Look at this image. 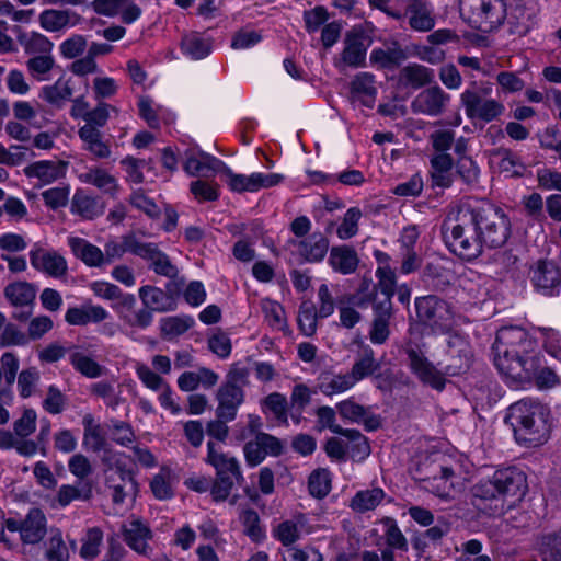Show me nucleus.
Instances as JSON below:
<instances>
[{"instance_id":"nucleus-1","label":"nucleus","mask_w":561,"mask_h":561,"mask_svg":"<svg viewBox=\"0 0 561 561\" xmlns=\"http://www.w3.org/2000/svg\"><path fill=\"white\" fill-rule=\"evenodd\" d=\"M492 350L494 365L507 381L529 378L541 354L537 342L519 327L500 329Z\"/></svg>"},{"instance_id":"nucleus-2","label":"nucleus","mask_w":561,"mask_h":561,"mask_svg":"<svg viewBox=\"0 0 561 561\" xmlns=\"http://www.w3.org/2000/svg\"><path fill=\"white\" fill-rule=\"evenodd\" d=\"M525 473L517 468L496 470L491 477L480 479L472 488V504L488 515L502 514L505 502L522 500L527 492Z\"/></svg>"},{"instance_id":"nucleus-3","label":"nucleus","mask_w":561,"mask_h":561,"mask_svg":"<svg viewBox=\"0 0 561 561\" xmlns=\"http://www.w3.org/2000/svg\"><path fill=\"white\" fill-rule=\"evenodd\" d=\"M550 411L539 401L523 399L513 403L505 416L517 443L538 446L547 442L550 434Z\"/></svg>"},{"instance_id":"nucleus-4","label":"nucleus","mask_w":561,"mask_h":561,"mask_svg":"<svg viewBox=\"0 0 561 561\" xmlns=\"http://www.w3.org/2000/svg\"><path fill=\"white\" fill-rule=\"evenodd\" d=\"M473 218L471 205L462 204L449 209L442 226L447 248L466 261H472L482 253V241Z\"/></svg>"},{"instance_id":"nucleus-5","label":"nucleus","mask_w":561,"mask_h":561,"mask_svg":"<svg viewBox=\"0 0 561 561\" xmlns=\"http://www.w3.org/2000/svg\"><path fill=\"white\" fill-rule=\"evenodd\" d=\"M101 460L105 467L104 482L112 502L123 505L127 501H135L138 483L133 471L126 467V456L123 453L106 451Z\"/></svg>"},{"instance_id":"nucleus-6","label":"nucleus","mask_w":561,"mask_h":561,"mask_svg":"<svg viewBox=\"0 0 561 561\" xmlns=\"http://www.w3.org/2000/svg\"><path fill=\"white\" fill-rule=\"evenodd\" d=\"M207 451L206 461L216 470L210 494L214 501L221 502L229 497L236 484L244 482V478L236 457L219 451L213 442L207 443Z\"/></svg>"},{"instance_id":"nucleus-7","label":"nucleus","mask_w":561,"mask_h":561,"mask_svg":"<svg viewBox=\"0 0 561 561\" xmlns=\"http://www.w3.org/2000/svg\"><path fill=\"white\" fill-rule=\"evenodd\" d=\"M471 210L482 249L504 245L511 234V221L503 209L493 205H471Z\"/></svg>"},{"instance_id":"nucleus-8","label":"nucleus","mask_w":561,"mask_h":561,"mask_svg":"<svg viewBox=\"0 0 561 561\" xmlns=\"http://www.w3.org/2000/svg\"><path fill=\"white\" fill-rule=\"evenodd\" d=\"M461 19L472 28L488 33L506 19V0H458Z\"/></svg>"},{"instance_id":"nucleus-9","label":"nucleus","mask_w":561,"mask_h":561,"mask_svg":"<svg viewBox=\"0 0 561 561\" xmlns=\"http://www.w3.org/2000/svg\"><path fill=\"white\" fill-rule=\"evenodd\" d=\"M37 414L33 409H25L18 420L13 422V432L0 428V448L15 449L24 457H32L37 453V443L27 439L36 431Z\"/></svg>"},{"instance_id":"nucleus-10","label":"nucleus","mask_w":561,"mask_h":561,"mask_svg":"<svg viewBox=\"0 0 561 561\" xmlns=\"http://www.w3.org/2000/svg\"><path fill=\"white\" fill-rule=\"evenodd\" d=\"M379 266L376 270L377 284L374 286L373 291H369V284L363 283L358 294L368 291L362 297H354V304L359 308L367 307L368 304H387L392 307V297L397 285V277L394 271L388 265L389 256L379 252L377 254Z\"/></svg>"},{"instance_id":"nucleus-11","label":"nucleus","mask_w":561,"mask_h":561,"mask_svg":"<svg viewBox=\"0 0 561 561\" xmlns=\"http://www.w3.org/2000/svg\"><path fill=\"white\" fill-rule=\"evenodd\" d=\"M415 308L419 320L435 331L447 332L454 323L451 306L437 296L416 298Z\"/></svg>"},{"instance_id":"nucleus-12","label":"nucleus","mask_w":561,"mask_h":561,"mask_svg":"<svg viewBox=\"0 0 561 561\" xmlns=\"http://www.w3.org/2000/svg\"><path fill=\"white\" fill-rule=\"evenodd\" d=\"M460 103L465 107V113L469 119H479L484 123L499 118L505 111L501 102L483 98L474 83L472 89H466L460 94Z\"/></svg>"},{"instance_id":"nucleus-13","label":"nucleus","mask_w":561,"mask_h":561,"mask_svg":"<svg viewBox=\"0 0 561 561\" xmlns=\"http://www.w3.org/2000/svg\"><path fill=\"white\" fill-rule=\"evenodd\" d=\"M446 344L449 363L445 366V374L457 376L466 371L472 358V348L468 336L458 331L450 332L447 335Z\"/></svg>"},{"instance_id":"nucleus-14","label":"nucleus","mask_w":561,"mask_h":561,"mask_svg":"<svg viewBox=\"0 0 561 561\" xmlns=\"http://www.w3.org/2000/svg\"><path fill=\"white\" fill-rule=\"evenodd\" d=\"M450 100L451 96L439 85H432L423 89L414 96L410 108L414 114L437 117L446 112Z\"/></svg>"},{"instance_id":"nucleus-15","label":"nucleus","mask_w":561,"mask_h":561,"mask_svg":"<svg viewBox=\"0 0 561 561\" xmlns=\"http://www.w3.org/2000/svg\"><path fill=\"white\" fill-rule=\"evenodd\" d=\"M7 528L10 531H18L23 543L36 545L47 533V519L39 508H32L23 520L8 519Z\"/></svg>"},{"instance_id":"nucleus-16","label":"nucleus","mask_w":561,"mask_h":561,"mask_svg":"<svg viewBox=\"0 0 561 561\" xmlns=\"http://www.w3.org/2000/svg\"><path fill=\"white\" fill-rule=\"evenodd\" d=\"M411 371L420 379L421 382L442 391L445 388L446 379L445 370L440 371L430 362L420 351L413 347L405 350Z\"/></svg>"},{"instance_id":"nucleus-17","label":"nucleus","mask_w":561,"mask_h":561,"mask_svg":"<svg viewBox=\"0 0 561 561\" xmlns=\"http://www.w3.org/2000/svg\"><path fill=\"white\" fill-rule=\"evenodd\" d=\"M368 46L369 42L363 32L357 30L347 32L337 66L342 64L351 68L365 67Z\"/></svg>"},{"instance_id":"nucleus-18","label":"nucleus","mask_w":561,"mask_h":561,"mask_svg":"<svg viewBox=\"0 0 561 561\" xmlns=\"http://www.w3.org/2000/svg\"><path fill=\"white\" fill-rule=\"evenodd\" d=\"M1 364L4 369V387L0 389V425H3L10 420V413L4 405H10L13 401L12 386L16 379L20 360L14 353L5 352L1 355Z\"/></svg>"},{"instance_id":"nucleus-19","label":"nucleus","mask_w":561,"mask_h":561,"mask_svg":"<svg viewBox=\"0 0 561 561\" xmlns=\"http://www.w3.org/2000/svg\"><path fill=\"white\" fill-rule=\"evenodd\" d=\"M30 262L33 268L51 277L59 278L67 274L66 259L56 251L34 247L30 251Z\"/></svg>"},{"instance_id":"nucleus-20","label":"nucleus","mask_w":561,"mask_h":561,"mask_svg":"<svg viewBox=\"0 0 561 561\" xmlns=\"http://www.w3.org/2000/svg\"><path fill=\"white\" fill-rule=\"evenodd\" d=\"M336 410L343 420L352 423L363 424L365 430L373 432L381 426V419L374 414L369 407H364L352 398L340 401Z\"/></svg>"},{"instance_id":"nucleus-21","label":"nucleus","mask_w":561,"mask_h":561,"mask_svg":"<svg viewBox=\"0 0 561 561\" xmlns=\"http://www.w3.org/2000/svg\"><path fill=\"white\" fill-rule=\"evenodd\" d=\"M184 158L183 169L191 176H209L225 167L221 160L196 148L187 149Z\"/></svg>"},{"instance_id":"nucleus-22","label":"nucleus","mask_w":561,"mask_h":561,"mask_svg":"<svg viewBox=\"0 0 561 561\" xmlns=\"http://www.w3.org/2000/svg\"><path fill=\"white\" fill-rule=\"evenodd\" d=\"M137 256L149 262V268L158 275L174 278L179 273L178 267L171 262L168 254L159 249L157 243L141 241Z\"/></svg>"},{"instance_id":"nucleus-23","label":"nucleus","mask_w":561,"mask_h":561,"mask_svg":"<svg viewBox=\"0 0 561 561\" xmlns=\"http://www.w3.org/2000/svg\"><path fill=\"white\" fill-rule=\"evenodd\" d=\"M217 400V417L222 421H232L237 415L239 407L244 400L243 389L232 382H225L218 389Z\"/></svg>"},{"instance_id":"nucleus-24","label":"nucleus","mask_w":561,"mask_h":561,"mask_svg":"<svg viewBox=\"0 0 561 561\" xmlns=\"http://www.w3.org/2000/svg\"><path fill=\"white\" fill-rule=\"evenodd\" d=\"M533 285L543 295H552L561 285V272L552 261H538L531 271Z\"/></svg>"},{"instance_id":"nucleus-25","label":"nucleus","mask_w":561,"mask_h":561,"mask_svg":"<svg viewBox=\"0 0 561 561\" xmlns=\"http://www.w3.org/2000/svg\"><path fill=\"white\" fill-rule=\"evenodd\" d=\"M42 28L47 32H60L78 25L81 16L70 10L46 9L38 16Z\"/></svg>"},{"instance_id":"nucleus-26","label":"nucleus","mask_w":561,"mask_h":561,"mask_svg":"<svg viewBox=\"0 0 561 561\" xmlns=\"http://www.w3.org/2000/svg\"><path fill=\"white\" fill-rule=\"evenodd\" d=\"M407 59V54L399 43L392 42L382 47H376L370 51L369 61L378 69L392 70Z\"/></svg>"},{"instance_id":"nucleus-27","label":"nucleus","mask_w":561,"mask_h":561,"mask_svg":"<svg viewBox=\"0 0 561 561\" xmlns=\"http://www.w3.org/2000/svg\"><path fill=\"white\" fill-rule=\"evenodd\" d=\"M110 313L98 305L85 304L81 307H71L65 313V320L70 325L83 327L89 323H100L106 320Z\"/></svg>"},{"instance_id":"nucleus-28","label":"nucleus","mask_w":561,"mask_h":561,"mask_svg":"<svg viewBox=\"0 0 561 561\" xmlns=\"http://www.w3.org/2000/svg\"><path fill=\"white\" fill-rule=\"evenodd\" d=\"M67 163L62 161H37L24 169L27 178H36L43 184H50L65 176Z\"/></svg>"},{"instance_id":"nucleus-29","label":"nucleus","mask_w":561,"mask_h":561,"mask_svg":"<svg viewBox=\"0 0 561 561\" xmlns=\"http://www.w3.org/2000/svg\"><path fill=\"white\" fill-rule=\"evenodd\" d=\"M138 294L142 305L152 312H167L175 309L172 296L159 287L145 285L139 288Z\"/></svg>"},{"instance_id":"nucleus-30","label":"nucleus","mask_w":561,"mask_h":561,"mask_svg":"<svg viewBox=\"0 0 561 561\" xmlns=\"http://www.w3.org/2000/svg\"><path fill=\"white\" fill-rule=\"evenodd\" d=\"M373 305L374 319L369 330V339L374 344H383L389 335V321L392 317V307L386 304Z\"/></svg>"},{"instance_id":"nucleus-31","label":"nucleus","mask_w":561,"mask_h":561,"mask_svg":"<svg viewBox=\"0 0 561 561\" xmlns=\"http://www.w3.org/2000/svg\"><path fill=\"white\" fill-rule=\"evenodd\" d=\"M545 357L543 355H538L537 367L534 369L533 374L528 376L526 379H511L513 386H523L525 383H535L539 389H549L560 385L561 380L557 373L543 365Z\"/></svg>"},{"instance_id":"nucleus-32","label":"nucleus","mask_w":561,"mask_h":561,"mask_svg":"<svg viewBox=\"0 0 561 561\" xmlns=\"http://www.w3.org/2000/svg\"><path fill=\"white\" fill-rule=\"evenodd\" d=\"M81 183L93 185L105 194L114 195L118 188L114 175L100 167H90L78 174Z\"/></svg>"},{"instance_id":"nucleus-33","label":"nucleus","mask_w":561,"mask_h":561,"mask_svg":"<svg viewBox=\"0 0 561 561\" xmlns=\"http://www.w3.org/2000/svg\"><path fill=\"white\" fill-rule=\"evenodd\" d=\"M359 263L356 251L350 245L333 247L330 251L329 264L341 274L347 275L356 271Z\"/></svg>"},{"instance_id":"nucleus-34","label":"nucleus","mask_w":561,"mask_h":561,"mask_svg":"<svg viewBox=\"0 0 561 561\" xmlns=\"http://www.w3.org/2000/svg\"><path fill=\"white\" fill-rule=\"evenodd\" d=\"M68 244L76 255L84 264L92 267H99L104 264V253L96 245L78 237L68 238Z\"/></svg>"},{"instance_id":"nucleus-35","label":"nucleus","mask_w":561,"mask_h":561,"mask_svg":"<svg viewBox=\"0 0 561 561\" xmlns=\"http://www.w3.org/2000/svg\"><path fill=\"white\" fill-rule=\"evenodd\" d=\"M91 290L93 294L100 298L106 299V300H118L119 301V308L123 310H131L134 309L136 305V298L133 294H124L122 289L108 282H93L90 285Z\"/></svg>"},{"instance_id":"nucleus-36","label":"nucleus","mask_w":561,"mask_h":561,"mask_svg":"<svg viewBox=\"0 0 561 561\" xmlns=\"http://www.w3.org/2000/svg\"><path fill=\"white\" fill-rule=\"evenodd\" d=\"M454 160L449 153H436L431 159L433 186L449 187L453 183Z\"/></svg>"},{"instance_id":"nucleus-37","label":"nucleus","mask_w":561,"mask_h":561,"mask_svg":"<svg viewBox=\"0 0 561 561\" xmlns=\"http://www.w3.org/2000/svg\"><path fill=\"white\" fill-rule=\"evenodd\" d=\"M140 242L135 233L124 234L121 241L108 240L104 245V263L121 259L125 253L137 256Z\"/></svg>"},{"instance_id":"nucleus-38","label":"nucleus","mask_w":561,"mask_h":561,"mask_svg":"<svg viewBox=\"0 0 561 561\" xmlns=\"http://www.w3.org/2000/svg\"><path fill=\"white\" fill-rule=\"evenodd\" d=\"M72 88L68 80L58 79L53 84L41 89L39 98L55 108H62L67 101L71 100Z\"/></svg>"},{"instance_id":"nucleus-39","label":"nucleus","mask_w":561,"mask_h":561,"mask_svg":"<svg viewBox=\"0 0 561 561\" xmlns=\"http://www.w3.org/2000/svg\"><path fill=\"white\" fill-rule=\"evenodd\" d=\"M78 135L83 141V149L95 158L107 159L111 157V148L102 140V134L99 129H94L91 126H82L79 128Z\"/></svg>"},{"instance_id":"nucleus-40","label":"nucleus","mask_w":561,"mask_h":561,"mask_svg":"<svg viewBox=\"0 0 561 561\" xmlns=\"http://www.w3.org/2000/svg\"><path fill=\"white\" fill-rule=\"evenodd\" d=\"M375 76L370 72L357 73L351 82L352 93L367 106L373 107L377 95Z\"/></svg>"},{"instance_id":"nucleus-41","label":"nucleus","mask_w":561,"mask_h":561,"mask_svg":"<svg viewBox=\"0 0 561 561\" xmlns=\"http://www.w3.org/2000/svg\"><path fill=\"white\" fill-rule=\"evenodd\" d=\"M71 211L84 219H93L103 214L99 198L83 190H77L71 201Z\"/></svg>"},{"instance_id":"nucleus-42","label":"nucleus","mask_w":561,"mask_h":561,"mask_svg":"<svg viewBox=\"0 0 561 561\" xmlns=\"http://www.w3.org/2000/svg\"><path fill=\"white\" fill-rule=\"evenodd\" d=\"M379 368V364L375 358L374 350L366 345L362 347L358 358L353 364L351 371L347 373L356 385L366 377L371 376Z\"/></svg>"},{"instance_id":"nucleus-43","label":"nucleus","mask_w":561,"mask_h":561,"mask_svg":"<svg viewBox=\"0 0 561 561\" xmlns=\"http://www.w3.org/2000/svg\"><path fill=\"white\" fill-rule=\"evenodd\" d=\"M4 296L14 307L33 306L36 287L28 282H14L4 288Z\"/></svg>"},{"instance_id":"nucleus-44","label":"nucleus","mask_w":561,"mask_h":561,"mask_svg":"<svg viewBox=\"0 0 561 561\" xmlns=\"http://www.w3.org/2000/svg\"><path fill=\"white\" fill-rule=\"evenodd\" d=\"M152 537L151 530L147 525L139 520H134L124 531V540L136 552L146 554L148 550V540Z\"/></svg>"},{"instance_id":"nucleus-45","label":"nucleus","mask_w":561,"mask_h":561,"mask_svg":"<svg viewBox=\"0 0 561 561\" xmlns=\"http://www.w3.org/2000/svg\"><path fill=\"white\" fill-rule=\"evenodd\" d=\"M329 249L328 239L321 233H313L299 243V253L308 262H321Z\"/></svg>"},{"instance_id":"nucleus-46","label":"nucleus","mask_w":561,"mask_h":561,"mask_svg":"<svg viewBox=\"0 0 561 561\" xmlns=\"http://www.w3.org/2000/svg\"><path fill=\"white\" fill-rule=\"evenodd\" d=\"M18 41L24 53L31 57L51 53L54 47L48 37L37 32L19 33Z\"/></svg>"},{"instance_id":"nucleus-47","label":"nucleus","mask_w":561,"mask_h":561,"mask_svg":"<svg viewBox=\"0 0 561 561\" xmlns=\"http://www.w3.org/2000/svg\"><path fill=\"white\" fill-rule=\"evenodd\" d=\"M401 80L414 89L422 88L434 81V71L419 64H410L401 69Z\"/></svg>"},{"instance_id":"nucleus-48","label":"nucleus","mask_w":561,"mask_h":561,"mask_svg":"<svg viewBox=\"0 0 561 561\" xmlns=\"http://www.w3.org/2000/svg\"><path fill=\"white\" fill-rule=\"evenodd\" d=\"M92 484L80 481L76 485L62 484L57 493V501L61 507L68 506L72 501H89L92 497Z\"/></svg>"},{"instance_id":"nucleus-49","label":"nucleus","mask_w":561,"mask_h":561,"mask_svg":"<svg viewBox=\"0 0 561 561\" xmlns=\"http://www.w3.org/2000/svg\"><path fill=\"white\" fill-rule=\"evenodd\" d=\"M341 436L347 439L346 447L353 459L364 460L370 455L368 438L358 430L345 428Z\"/></svg>"},{"instance_id":"nucleus-50","label":"nucleus","mask_w":561,"mask_h":561,"mask_svg":"<svg viewBox=\"0 0 561 561\" xmlns=\"http://www.w3.org/2000/svg\"><path fill=\"white\" fill-rule=\"evenodd\" d=\"M499 158L497 168L506 176H522L526 170L520 158L508 149H499L495 152Z\"/></svg>"},{"instance_id":"nucleus-51","label":"nucleus","mask_w":561,"mask_h":561,"mask_svg":"<svg viewBox=\"0 0 561 561\" xmlns=\"http://www.w3.org/2000/svg\"><path fill=\"white\" fill-rule=\"evenodd\" d=\"M385 492L380 488L359 491L352 499L351 507L356 512H367L375 510L383 500Z\"/></svg>"},{"instance_id":"nucleus-52","label":"nucleus","mask_w":561,"mask_h":561,"mask_svg":"<svg viewBox=\"0 0 561 561\" xmlns=\"http://www.w3.org/2000/svg\"><path fill=\"white\" fill-rule=\"evenodd\" d=\"M354 386L355 383L346 373L323 377L319 385V389L324 396L332 397L334 394L343 393L352 389Z\"/></svg>"},{"instance_id":"nucleus-53","label":"nucleus","mask_w":561,"mask_h":561,"mask_svg":"<svg viewBox=\"0 0 561 561\" xmlns=\"http://www.w3.org/2000/svg\"><path fill=\"white\" fill-rule=\"evenodd\" d=\"M181 49L192 59H203L210 54V44L197 34H188L182 38Z\"/></svg>"},{"instance_id":"nucleus-54","label":"nucleus","mask_w":561,"mask_h":561,"mask_svg":"<svg viewBox=\"0 0 561 561\" xmlns=\"http://www.w3.org/2000/svg\"><path fill=\"white\" fill-rule=\"evenodd\" d=\"M319 312L312 301H304L299 307L298 325L306 336H312L317 331Z\"/></svg>"},{"instance_id":"nucleus-55","label":"nucleus","mask_w":561,"mask_h":561,"mask_svg":"<svg viewBox=\"0 0 561 561\" xmlns=\"http://www.w3.org/2000/svg\"><path fill=\"white\" fill-rule=\"evenodd\" d=\"M55 65V59L51 53L32 56L26 61L28 72L37 80H46L47 75L50 72Z\"/></svg>"},{"instance_id":"nucleus-56","label":"nucleus","mask_w":561,"mask_h":561,"mask_svg":"<svg viewBox=\"0 0 561 561\" xmlns=\"http://www.w3.org/2000/svg\"><path fill=\"white\" fill-rule=\"evenodd\" d=\"M546 352L561 362V333L551 327H537Z\"/></svg>"},{"instance_id":"nucleus-57","label":"nucleus","mask_w":561,"mask_h":561,"mask_svg":"<svg viewBox=\"0 0 561 561\" xmlns=\"http://www.w3.org/2000/svg\"><path fill=\"white\" fill-rule=\"evenodd\" d=\"M363 214L358 207H351L344 214L341 225L336 229V234L341 240L353 238L358 232V222Z\"/></svg>"},{"instance_id":"nucleus-58","label":"nucleus","mask_w":561,"mask_h":561,"mask_svg":"<svg viewBox=\"0 0 561 561\" xmlns=\"http://www.w3.org/2000/svg\"><path fill=\"white\" fill-rule=\"evenodd\" d=\"M308 488L312 496L325 497L331 490L330 472L325 469L314 470L309 477Z\"/></svg>"},{"instance_id":"nucleus-59","label":"nucleus","mask_w":561,"mask_h":561,"mask_svg":"<svg viewBox=\"0 0 561 561\" xmlns=\"http://www.w3.org/2000/svg\"><path fill=\"white\" fill-rule=\"evenodd\" d=\"M411 12L410 25L419 32H427L434 27V19L430 12L423 8L421 2H414L409 5Z\"/></svg>"},{"instance_id":"nucleus-60","label":"nucleus","mask_w":561,"mask_h":561,"mask_svg":"<svg viewBox=\"0 0 561 561\" xmlns=\"http://www.w3.org/2000/svg\"><path fill=\"white\" fill-rule=\"evenodd\" d=\"M194 323L191 317H167L160 322L161 332L168 337L184 334Z\"/></svg>"},{"instance_id":"nucleus-61","label":"nucleus","mask_w":561,"mask_h":561,"mask_svg":"<svg viewBox=\"0 0 561 561\" xmlns=\"http://www.w3.org/2000/svg\"><path fill=\"white\" fill-rule=\"evenodd\" d=\"M540 550L543 561H561V528L541 537Z\"/></svg>"},{"instance_id":"nucleus-62","label":"nucleus","mask_w":561,"mask_h":561,"mask_svg":"<svg viewBox=\"0 0 561 561\" xmlns=\"http://www.w3.org/2000/svg\"><path fill=\"white\" fill-rule=\"evenodd\" d=\"M70 363L76 370L88 378H96L102 375V367L91 357L76 352L70 355Z\"/></svg>"},{"instance_id":"nucleus-63","label":"nucleus","mask_w":561,"mask_h":561,"mask_svg":"<svg viewBox=\"0 0 561 561\" xmlns=\"http://www.w3.org/2000/svg\"><path fill=\"white\" fill-rule=\"evenodd\" d=\"M240 518L244 527L245 535L252 541L259 542L265 537L264 529L260 525V516L254 510H244Z\"/></svg>"},{"instance_id":"nucleus-64","label":"nucleus","mask_w":561,"mask_h":561,"mask_svg":"<svg viewBox=\"0 0 561 561\" xmlns=\"http://www.w3.org/2000/svg\"><path fill=\"white\" fill-rule=\"evenodd\" d=\"M103 540V533L100 528L94 527L87 531L85 537L82 540L80 549L81 558L85 560L94 559L100 552V546Z\"/></svg>"}]
</instances>
